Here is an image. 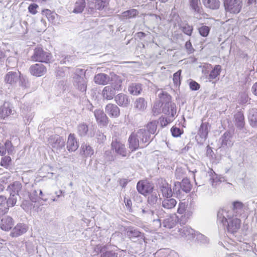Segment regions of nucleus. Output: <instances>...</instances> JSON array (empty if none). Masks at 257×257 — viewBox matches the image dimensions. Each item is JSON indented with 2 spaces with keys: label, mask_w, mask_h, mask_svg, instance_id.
I'll return each instance as SVG.
<instances>
[{
  "label": "nucleus",
  "mask_w": 257,
  "mask_h": 257,
  "mask_svg": "<svg viewBox=\"0 0 257 257\" xmlns=\"http://www.w3.org/2000/svg\"><path fill=\"white\" fill-rule=\"evenodd\" d=\"M111 150L116 154L125 157L127 155V150L125 147V144L121 140V139L116 137H112L111 143Z\"/></svg>",
  "instance_id": "nucleus-7"
},
{
  "label": "nucleus",
  "mask_w": 257,
  "mask_h": 257,
  "mask_svg": "<svg viewBox=\"0 0 257 257\" xmlns=\"http://www.w3.org/2000/svg\"><path fill=\"white\" fill-rule=\"evenodd\" d=\"M172 135L174 137H178L181 136L182 132L180 128L177 127H172L171 129Z\"/></svg>",
  "instance_id": "nucleus-62"
},
{
  "label": "nucleus",
  "mask_w": 257,
  "mask_h": 257,
  "mask_svg": "<svg viewBox=\"0 0 257 257\" xmlns=\"http://www.w3.org/2000/svg\"><path fill=\"white\" fill-rule=\"evenodd\" d=\"M78 148V144L74 134H70L68 138L67 149L69 152H74Z\"/></svg>",
  "instance_id": "nucleus-28"
},
{
  "label": "nucleus",
  "mask_w": 257,
  "mask_h": 257,
  "mask_svg": "<svg viewBox=\"0 0 257 257\" xmlns=\"http://www.w3.org/2000/svg\"><path fill=\"white\" fill-rule=\"evenodd\" d=\"M94 114L99 125L104 126L107 125L108 118L102 110H95L94 112Z\"/></svg>",
  "instance_id": "nucleus-14"
},
{
  "label": "nucleus",
  "mask_w": 257,
  "mask_h": 257,
  "mask_svg": "<svg viewBox=\"0 0 257 257\" xmlns=\"http://www.w3.org/2000/svg\"><path fill=\"white\" fill-rule=\"evenodd\" d=\"M158 122L156 120H153L150 122H149L147 125H146V128L147 131L149 133L150 135H154L155 134L157 128V124Z\"/></svg>",
  "instance_id": "nucleus-42"
},
{
  "label": "nucleus",
  "mask_w": 257,
  "mask_h": 257,
  "mask_svg": "<svg viewBox=\"0 0 257 257\" xmlns=\"http://www.w3.org/2000/svg\"><path fill=\"white\" fill-rule=\"evenodd\" d=\"M201 4L198 1H190V6L192 9L198 13H201Z\"/></svg>",
  "instance_id": "nucleus-56"
},
{
  "label": "nucleus",
  "mask_w": 257,
  "mask_h": 257,
  "mask_svg": "<svg viewBox=\"0 0 257 257\" xmlns=\"http://www.w3.org/2000/svg\"><path fill=\"white\" fill-rule=\"evenodd\" d=\"M48 145L57 153L65 149V141L62 137L58 135H54L50 136L48 139Z\"/></svg>",
  "instance_id": "nucleus-6"
},
{
  "label": "nucleus",
  "mask_w": 257,
  "mask_h": 257,
  "mask_svg": "<svg viewBox=\"0 0 257 257\" xmlns=\"http://www.w3.org/2000/svg\"><path fill=\"white\" fill-rule=\"evenodd\" d=\"M234 119L235 121V125L236 126L240 129L244 127V116L243 113L241 111L237 112L234 115Z\"/></svg>",
  "instance_id": "nucleus-33"
},
{
  "label": "nucleus",
  "mask_w": 257,
  "mask_h": 257,
  "mask_svg": "<svg viewBox=\"0 0 257 257\" xmlns=\"http://www.w3.org/2000/svg\"><path fill=\"white\" fill-rule=\"evenodd\" d=\"M233 207L231 210H228V212H232L234 217H237L241 215L244 211V205L239 201H235L232 204Z\"/></svg>",
  "instance_id": "nucleus-26"
},
{
  "label": "nucleus",
  "mask_w": 257,
  "mask_h": 257,
  "mask_svg": "<svg viewBox=\"0 0 257 257\" xmlns=\"http://www.w3.org/2000/svg\"><path fill=\"white\" fill-rule=\"evenodd\" d=\"M95 250L101 253L100 257H117V253L112 251L108 250L106 245H97Z\"/></svg>",
  "instance_id": "nucleus-23"
},
{
  "label": "nucleus",
  "mask_w": 257,
  "mask_h": 257,
  "mask_svg": "<svg viewBox=\"0 0 257 257\" xmlns=\"http://www.w3.org/2000/svg\"><path fill=\"white\" fill-rule=\"evenodd\" d=\"M17 195L13 194V193H10V196L8 199L7 202V206L8 207V208L10 207H13L14 206L17 202Z\"/></svg>",
  "instance_id": "nucleus-50"
},
{
  "label": "nucleus",
  "mask_w": 257,
  "mask_h": 257,
  "mask_svg": "<svg viewBox=\"0 0 257 257\" xmlns=\"http://www.w3.org/2000/svg\"><path fill=\"white\" fill-rule=\"evenodd\" d=\"M221 70V67L219 65H215L210 72L208 79L211 81V80L215 79L218 75H219Z\"/></svg>",
  "instance_id": "nucleus-38"
},
{
  "label": "nucleus",
  "mask_w": 257,
  "mask_h": 257,
  "mask_svg": "<svg viewBox=\"0 0 257 257\" xmlns=\"http://www.w3.org/2000/svg\"><path fill=\"white\" fill-rule=\"evenodd\" d=\"M162 112L168 115L171 116L172 117H174L176 113V104L172 102H166L162 105Z\"/></svg>",
  "instance_id": "nucleus-22"
},
{
  "label": "nucleus",
  "mask_w": 257,
  "mask_h": 257,
  "mask_svg": "<svg viewBox=\"0 0 257 257\" xmlns=\"http://www.w3.org/2000/svg\"><path fill=\"white\" fill-rule=\"evenodd\" d=\"M137 188L139 193L144 195L152 192L153 190V187L151 185L143 181L138 182Z\"/></svg>",
  "instance_id": "nucleus-24"
},
{
  "label": "nucleus",
  "mask_w": 257,
  "mask_h": 257,
  "mask_svg": "<svg viewBox=\"0 0 257 257\" xmlns=\"http://www.w3.org/2000/svg\"><path fill=\"white\" fill-rule=\"evenodd\" d=\"M20 81L19 84L20 86L22 87L23 88H26L29 87V82L28 79L26 77L21 75L20 73V77L19 79Z\"/></svg>",
  "instance_id": "nucleus-51"
},
{
  "label": "nucleus",
  "mask_w": 257,
  "mask_h": 257,
  "mask_svg": "<svg viewBox=\"0 0 257 257\" xmlns=\"http://www.w3.org/2000/svg\"><path fill=\"white\" fill-rule=\"evenodd\" d=\"M182 188L181 186L180 185V182H177L174 183V187L173 188V192L174 194H176L178 196L180 195L181 193Z\"/></svg>",
  "instance_id": "nucleus-61"
},
{
  "label": "nucleus",
  "mask_w": 257,
  "mask_h": 257,
  "mask_svg": "<svg viewBox=\"0 0 257 257\" xmlns=\"http://www.w3.org/2000/svg\"><path fill=\"white\" fill-rule=\"evenodd\" d=\"M81 149L84 155L86 157L91 156L94 153V150L89 145L83 144L81 146Z\"/></svg>",
  "instance_id": "nucleus-45"
},
{
  "label": "nucleus",
  "mask_w": 257,
  "mask_h": 257,
  "mask_svg": "<svg viewBox=\"0 0 257 257\" xmlns=\"http://www.w3.org/2000/svg\"><path fill=\"white\" fill-rule=\"evenodd\" d=\"M172 234L178 237L192 240L195 238V231L189 226L180 225L173 231Z\"/></svg>",
  "instance_id": "nucleus-5"
},
{
  "label": "nucleus",
  "mask_w": 257,
  "mask_h": 257,
  "mask_svg": "<svg viewBox=\"0 0 257 257\" xmlns=\"http://www.w3.org/2000/svg\"><path fill=\"white\" fill-rule=\"evenodd\" d=\"M226 11L231 13H238L242 7L241 1H224Z\"/></svg>",
  "instance_id": "nucleus-11"
},
{
  "label": "nucleus",
  "mask_w": 257,
  "mask_h": 257,
  "mask_svg": "<svg viewBox=\"0 0 257 257\" xmlns=\"http://www.w3.org/2000/svg\"><path fill=\"white\" fill-rule=\"evenodd\" d=\"M210 129L208 123L202 122L199 128L196 139L198 143L203 144L207 139L208 134Z\"/></svg>",
  "instance_id": "nucleus-10"
},
{
  "label": "nucleus",
  "mask_w": 257,
  "mask_h": 257,
  "mask_svg": "<svg viewBox=\"0 0 257 257\" xmlns=\"http://www.w3.org/2000/svg\"><path fill=\"white\" fill-rule=\"evenodd\" d=\"M85 73L86 71L84 69L77 68L72 77L74 87L82 93H85L87 86Z\"/></svg>",
  "instance_id": "nucleus-3"
},
{
  "label": "nucleus",
  "mask_w": 257,
  "mask_h": 257,
  "mask_svg": "<svg viewBox=\"0 0 257 257\" xmlns=\"http://www.w3.org/2000/svg\"><path fill=\"white\" fill-rule=\"evenodd\" d=\"M195 237L196 240L200 243L205 244L209 242V239L207 237L198 232L195 231Z\"/></svg>",
  "instance_id": "nucleus-48"
},
{
  "label": "nucleus",
  "mask_w": 257,
  "mask_h": 257,
  "mask_svg": "<svg viewBox=\"0 0 257 257\" xmlns=\"http://www.w3.org/2000/svg\"><path fill=\"white\" fill-rule=\"evenodd\" d=\"M8 211V207L6 202V198L0 195V214H5Z\"/></svg>",
  "instance_id": "nucleus-43"
},
{
  "label": "nucleus",
  "mask_w": 257,
  "mask_h": 257,
  "mask_svg": "<svg viewBox=\"0 0 257 257\" xmlns=\"http://www.w3.org/2000/svg\"><path fill=\"white\" fill-rule=\"evenodd\" d=\"M158 97L160 99V102H159L161 104V105H163L166 102H171V96L166 92L161 91L158 93Z\"/></svg>",
  "instance_id": "nucleus-41"
},
{
  "label": "nucleus",
  "mask_w": 257,
  "mask_h": 257,
  "mask_svg": "<svg viewBox=\"0 0 257 257\" xmlns=\"http://www.w3.org/2000/svg\"><path fill=\"white\" fill-rule=\"evenodd\" d=\"M193 27L188 24H186L182 27V31L187 35L191 36L193 31Z\"/></svg>",
  "instance_id": "nucleus-57"
},
{
  "label": "nucleus",
  "mask_w": 257,
  "mask_h": 257,
  "mask_svg": "<svg viewBox=\"0 0 257 257\" xmlns=\"http://www.w3.org/2000/svg\"><path fill=\"white\" fill-rule=\"evenodd\" d=\"M204 6L210 9L214 10L219 8V1H203Z\"/></svg>",
  "instance_id": "nucleus-47"
},
{
  "label": "nucleus",
  "mask_w": 257,
  "mask_h": 257,
  "mask_svg": "<svg viewBox=\"0 0 257 257\" xmlns=\"http://www.w3.org/2000/svg\"><path fill=\"white\" fill-rule=\"evenodd\" d=\"M156 215L158 218L157 220L159 221L160 224L166 228L172 229L178 222L179 217L175 214H166L162 209L157 211Z\"/></svg>",
  "instance_id": "nucleus-4"
},
{
  "label": "nucleus",
  "mask_w": 257,
  "mask_h": 257,
  "mask_svg": "<svg viewBox=\"0 0 257 257\" xmlns=\"http://www.w3.org/2000/svg\"><path fill=\"white\" fill-rule=\"evenodd\" d=\"M51 58V54L48 51H44L41 47L36 48L32 56L33 61L47 63L50 61Z\"/></svg>",
  "instance_id": "nucleus-8"
},
{
  "label": "nucleus",
  "mask_w": 257,
  "mask_h": 257,
  "mask_svg": "<svg viewBox=\"0 0 257 257\" xmlns=\"http://www.w3.org/2000/svg\"><path fill=\"white\" fill-rule=\"evenodd\" d=\"M11 161V157L9 156H5L3 157L1 160V165L5 168H7L10 165Z\"/></svg>",
  "instance_id": "nucleus-59"
},
{
  "label": "nucleus",
  "mask_w": 257,
  "mask_h": 257,
  "mask_svg": "<svg viewBox=\"0 0 257 257\" xmlns=\"http://www.w3.org/2000/svg\"><path fill=\"white\" fill-rule=\"evenodd\" d=\"M77 133L80 137L88 136L92 137L93 136L91 133H89L88 125L84 122L81 123L78 125Z\"/></svg>",
  "instance_id": "nucleus-31"
},
{
  "label": "nucleus",
  "mask_w": 257,
  "mask_h": 257,
  "mask_svg": "<svg viewBox=\"0 0 257 257\" xmlns=\"http://www.w3.org/2000/svg\"><path fill=\"white\" fill-rule=\"evenodd\" d=\"M115 93L112 86L109 85L105 86L102 91V97L107 100H112L115 97Z\"/></svg>",
  "instance_id": "nucleus-29"
},
{
  "label": "nucleus",
  "mask_w": 257,
  "mask_h": 257,
  "mask_svg": "<svg viewBox=\"0 0 257 257\" xmlns=\"http://www.w3.org/2000/svg\"><path fill=\"white\" fill-rule=\"evenodd\" d=\"M153 140L145 128L132 133L128 139V148L132 152L147 147Z\"/></svg>",
  "instance_id": "nucleus-2"
},
{
  "label": "nucleus",
  "mask_w": 257,
  "mask_h": 257,
  "mask_svg": "<svg viewBox=\"0 0 257 257\" xmlns=\"http://www.w3.org/2000/svg\"><path fill=\"white\" fill-rule=\"evenodd\" d=\"M158 200L157 194L156 192H153L148 198V202L149 205L155 204Z\"/></svg>",
  "instance_id": "nucleus-54"
},
{
  "label": "nucleus",
  "mask_w": 257,
  "mask_h": 257,
  "mask_svg": "<svg viewBox=\"0 0 257 257\" xmlns=\"http://www.w3.org/2000/svg\"><path fill=\"white\" fill-rule=\"evenodd\" d=\"M43 15H45L46 17L47 18L48 21L53 23L54 24H55L56 22L55 21V19L56 17H58V15L52 12L50 10L48 9H46L43 11Z\"/></svg>",
  "instance_id": "nucleus-44"
},
{
  "label": "nucleus",
  "mask_w": 257,
  "mask_h": 257,
  "mask_svg": "<svg viewBox=\"0 0 257 257\" xmlns=\"http://www.w3.org/2000/svg\"><path fill=\"white\" fill-rule=\"evenodd\" d=\"M217 217L218 223L222 224L228 233L234 234L239 229L241 221L237 217H234L232 212H228L226 209L220 208L217 212Z\"/></svg>",
  "instance_id": "nucleus-1"
},
{
  "label": "nucleus",
  "mask_w": 257,
  "mask_h": 257,
  "mask_svg": "<svg viewBox=\"0 0 257 257\" xmlns=\"http://www.w3.org/2000/svg\"><path fill=\"white\" fill-rule=\"evenodd\" d=\"M159 189L161 191L163 197H172L173 191L171 189V185L163 179H161L159 182Z\"/></svg>",
  "instance_id": "nucleus-12"
},
{
  "label": "nucleus",
  "mask_w": 257,
  "mask_h": 257,
  "mask_svg": "<svg viewBox=\"0 0 257 257\" xmlns=\"http://www.w3.org/2000/svg\"><path fill=\"white\" fill-rule=\"evenodd\" d=\"M114 100L116 103L121 107H126L130 103V99L126 95L120 93L115 96Z\"/></svg>",
  "instance_id": "nucleus-20"
},
{
  "label": "nucleus",
  "mask_w": 257,
  "mask_h": 257,
  "mask_svg": "<svg viewBox=\"0 0 257 257\" xmlns=\"http://www.w3.org/2000/svg\"><path fill=\"white\" fill-rule=\"evenodd\" d=\"M5 148L6 149V151H7L9 155H12L14 153V147L12 145L11 141L9 140L6 141L5 143Z\"/></svg>",
  "instance_id": "nucleus-55"
},
{
  "label": "nucleus",
  "mask_w": 257,
  "mask_h": 257,
  "mask_svg": "<svg viewBox=\"0 0 257 257\" xmlns=\"http://www.w3.org/2000/svg\"><path fill=\"white\" fill-rule=\"evenodd\" d=\"M28 230L27 225L23 223H19L12 229L11 236L13 237H18L26 233Z\"/></svg>",
  "instance_id": "nucleus-17"
},
{
  "label": "nucleus",
  "mask_w": 257,
  "mask_h": 257,
  "mask_svg": "<svg viewBox=\"0 0 257 257\" xmlns=\"http://www.w3.org/2000/svg\"><path fill=\"white\" fill-rule=\"evenodd\" d=\"M125 234L126 236L133 242H141L145 239L143 233L134 227H128L125 229Z\"/></svg>",
  "instance_id": "nucleus-9"
},
{
  "label": "nucleus",
  "mask_w": 257,
  "mask_h": 257,
  "mask_svg": "<svg viewBox=\"0 0 257 257\" xmlns=\"http://www.w3.org/2000/svg\"><path fill=\"white\" fill-rule=\"evenodd\" d=\"M176 204L177 201L175 199L171 197H165L162 200L161 205L164 209L170 210L176 206Z\"/></svg>",
  "instance_id": "nucleus-27"
},
{
  "label": "nucleus",
  "mask_w": 257,
  "mask_h": 257,
  "mask_svg": "<svg viewBox=\"0 0 257 257\" xmlns=\"http://www.w3.org/2000/svg\"><path fill=\"white\" fill-rule=\"evenodd\" d=\"M210 29L206 26H203L199 29V32L200 34L203 37H206L208 36Z\"/></svg>",
  "instance_id": "nucleus-60"
},
{
  "label": "nucleus",
  "mask_w": 257,
  "mask_h": 257,
  "mask_svg": "<svg viewBox=\"0 0 257 257\" xmlns=\"http://www.w3.org/2000/svg\"><path fill=\"white\" fill-rule=\"evenodd\" d=\"M137 14L138 12L136 10L131 9L123 12L121 17L126 19H130L135 17Z\"/></svg>",
  "instance_id": "nucleus-49"
},
{
  "label": "nucleus",
  "mask_w": 257,
  "mask_h": 257,
  "mask_svg": "<svg viewBox=\"0 0 257 257\" xmlns=\"http://www.w3.org/2000/svg\"><path fill=\"white\" fill-rule=\"evenodd\" d=\"M190 215V213L187 211L185 212L184 215H182L181 216L178 218V222L180 225H184L187 221L189 218V216Z\"/></svg>",
  "instance_id": "nucleus-53"
},
{
  "label": "nucleus",
  "mask_w": 257,
  "mask_h": 257,
  "mask_svg": "<svg viewBox=\"0 0 257 257\" xmlns=\"http://www.w3.org/2000/svg\"><path fill=\"white\" fill-rule=\"evenodd\" d=\"M14 222V220L11 217L9 216H4L1 220V228L5 231H9L12 228Z\"/></svg>",
  "instance_id": "nucleus-25"
},
{
  "label": "nucleus",
  "mask_w": 257,
  "mask_h": 257,
  "mask_svg": "<svg viewBox=\"0 0 257 257\" xmlns=\"http://www.w3.org/2000/svg\"><path fill=\"white\" fill-rule=\"evenodd\" d=\"M221 142V148H229L233 144L232 136L230 132H225L220 139Z\"/></svg>",
  "instance_id": "nucleus-15"
},
{
  "label": "nucleus",
  "mask_w": 257,
  "mask_h": 257,
  "mask_svg": "<svg viewBox=\"0 0 257 257\" xmlns=\"http://www.w3.org/2000/svg\"><path fill=\"white\" fill-rule=\"evenodd\" d=\"M182 191L185 193H189L192 189V185L190 180L187 178H183L182 182H180Z\"/></svg>",
  "instance_id": "nucleus-39"
},
{
  "label": "nucleus",
  "mask_w": 257,
  "mask_h": 257,
  "mask_svg": "<svg viewBox=\"0 0 257 257\" xmlns=\"http://www.w3.org/2000/svg\"><path fill=\"white\" fill-rule=\"evenodd\" d=\"M250 98H249L248 94L245 92H241L239 94L238 101L241 104L249 103Z\"/></svg>",
  "instance_id": "nucleus-46"
},
{
  "label": "nucleus",
  "mask_w": 257,
  "mask_h": 257,
  "mask_svg": "<svg viewBox=\"0 0 257 257\" xmlns=\"http://www.w3.org/2000/svg\"><path fill=\"white\" fill-rule=\"evenodd\" d=\"M209 176L210 177L209 179L210 183L213 187H216L218 184L221 182L220 178L218 177V175L213 171L210 170L208 172Z\"/></svg>",
  "instance_id": "nucleus-36"
},
{
  "label": "nucleus",
  "mask_w": 257,
  "mask_h": 257,
  "mask_svg": "<svg viewBox=\"0 0 257 257\" xmlns=\"http://www.w3.org/2000/svg\"><path fill=\"white\" fill-rule=\"evenodd\" d=\"M248 118L250 124L252 127H257V109L251 108L249 110Z\"/></svg>",
  "instance_id": "nucleus-32"
},
{
  "label": "nucleus",
  "mask_w": 257,
  "mask_h": 257,
  "mask_svg": "<svg viewBox=\"0 0 257 257\" xmlns=\"http://www.w3.org/2000/svg\"><path fill=\"white\" fill-rule=\"evenodd\" d=\"M86 6L85 1H77L74 5L72 13L79 14L82 13Z\"/></svg>",
  "instance_id": "nucleus-40"
},
{
  "label": "nucleus",
  "mask_w": 257,
  "mask_h": 257,
  "mask_svg": "<svg viewBox=\"0 0 257 257\" xmlns=\"http://www.w3.org/2000/svg\"><path fill=\"white\" fill-rule=\"evenodd\" d=\"M30 71L32 75L40 77L46 73L47 69L43 64L37 63L30 67Z\"/></svg>",
  "instance_id": "nucleus-16"
},
{
  "label": "nucleus",
  "mask_w": 257,
  "mask_h": 257,
  "mask_svg": "<svg viewBox=\"0 0 257 257\" xmlns=\"http://www.w3.org/2000/svg\"><path fill=\"white\" fill-rule=\"evenodd\" d=\"M181 70H179L175 73L173 75V82L176 85H180L181 84Z\"/></svg>",
  "instance_id": "nucleus-52"
},
{
  "label": "nucleus",
  "mask_w": 257,
  "mask_h": 257,
  "mask_svg": "<svg viewBox=\"0 0 257 257\" xmlns=\"http://www.w3.org/2000/svg\"><path fill=\"white\" fill-rule=\"evenodd\" d=\"M129 92L134 95L141 94L142 91V85L140 83H132L128 88Z\"/></svg>",
  "instance_id": "nucleus-34"
},
{
  "label": "nucleus",
  "mask_w": 257,
  "mask_h": 257,
  "mask_svg": "<svg viewBox=\"0 0 257 257\" xmlns=\"http://www.w3.org/2000/svg\"><path fill=\"white\" fill-rule=\"evenodd\" d=\"M161 104L160 102L155 103L153 107V112L154 115H157L161 112Z\"/></svg>",
  "instance_id": "nucleus-63"
},
{
  "label": "nucleus",
  "mask_w": 257,
  "mask_h": 257,
  "mask_svg": "<svg viewBox=\"0 0 257 257\" xmlns=\"http://www.w3.org/2000/svg\"><path fill=\"white\" fill-rule=\"evenodd\" d=\"M22 187L21 183L18 181L15 182L9 186V188L11 191L10 193H13L14 194L17 196H20Z\"/></svg>",
  "instance_id": "nucleus-37"
},
{
  "label": "nucleus",
  "mask_w": 257,
  "mask_h": 257,
  "mask_svg": "<svg viewBox=\"0 0 257 257\" xmlns=\"http://www.w3.org/2000/svg\"><path fill=\"white\" fill-rule=\"evenodd\" d=\"M20 73L19 71L8 72L4 77L5 82L11 85L16 84L20 77Z\"/></svg>",
  "instance_id": "nucleus-13"
},
{
  "label": "nucleus",
  "mask_w": 257,
  "mask_h": 257,
  "mask_svg": "<svg viewBox=\"0 0 257 257\" xmlns=\"http://www.w3.org/2000/svg\"><path fill=\"white\" fill-rule=\"evenodd\" d=\"M105 110L106 113L111 117L117 118L120 114L119 107L116 105L111 103L106 105Z\"/></svg>",
  "instance_id": "nucleus-21"
},
{
  "label": "nucleus",
  "mask_w": 257,
  "mask_h": 257,
  "mask_svg": "<svg viewBox=\"0 0 257 257\" xmlns=\"http://www.w3.org/2000/svg\"><path fill=\"white\" fill-rule=\"evenodd\" d=\"M15 110L10 103L5 102L4 104L0 107V117L5 118L8 116L14 114Z\"/></svg>",
  "instance_id": "nucleus-18"
},
{
  "label": "nucleus",
  "mask_w": 257,
  "mask_h": 257,
  "mask_svg": "<svg viewBox=\"0 0 257 257\" xmlns=\"http://www.w3.org/2000/svg\"><path fill=\"white\" fill-rule=\"evenodd\" d=\"M134 106L138 110L144 111L147 108V102L144 98L139 97L135 100Z\"/></svg>",
  "instance_id": "nucleus-35"
},
{
  "label": "nucleus",
  "mask_w": 257,
  "mask_h": 257,
  "mask_svg": "<svg viewBox=\"0 0 257 257\" xmlns=\"http://www.w3.org/2000/svg\"><path fill=\"white\" fill-rule=\"evenodd\" d=\"M94 80L96 83L104 85L110 81V77L106 74L99 73L95 76Z\"/></svg>",
  "instance_id": "nucleus-30"
},
{
  "label": "nucleus",
  "mask_w": 257,
  "mask_h": 257,
  "mask_svg": "<svg viewBox=\"0 0 257 257\" xmlns=\"http://www.w3.org/2000/svg\"><path fill=\"white\" fill-rule=\"evenodd\" d=\"M150 205H151L147 204L145 205L142 206V207L141 208V213H142V215H143L144 217H147L148 218L154 221L156 220H157L158 218H156L157 216L156 215L154 210L151 208Z\"/></svg>",
  "instance_id": "nucleus-19"
},
{
  "label": "nucleus",
  "mask_w": 257,
  "mask_h": 257,
  "mask_svg": "<svg viewBox=\"0 0 257 257\" xmlns=\"http://www.w3.org/2000/svg\"><path fill=\"white\" fill-rule=\"evenodd\" d=\"M110 86H112V88L116 92L119 91L121 89V81L120 79H117L115 82L112 83Z\"/></svg>",
  "instance_id": "nucleus-58"
},
{
  "label": "nucleus",
  "mask_w": 257,
  "mask_h": 257,
  "mask_svg": "<svg viewBox=\"0 0 257 257\" xmlns=\"http://www.w3.org/2000/svg\"><path fill=\"white\" fill-rule=\"evenodd\" d=\"M173 119V117H172L171 116H168L167 117H163L160 120L161 124L162 126H165L170 123Z\"/></svg>",
  "instance_id": "nucleus-64"
}]
</instances>
